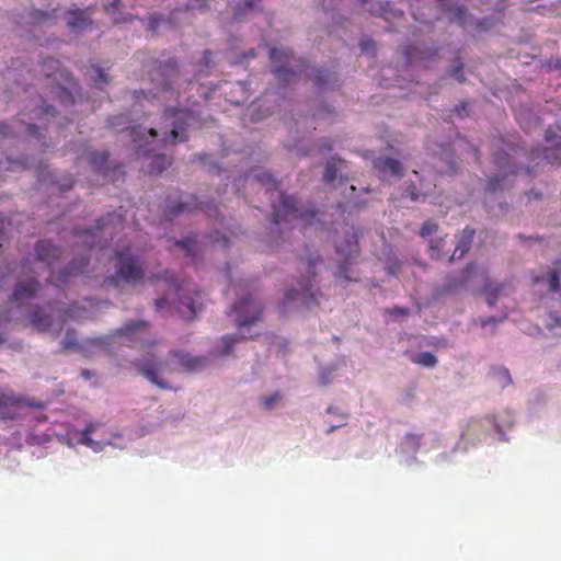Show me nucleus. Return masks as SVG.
I'll return each mask as SVG.
<instances>
[{
	"mask_svg": "<svg viewBox=\"0 0 561 561\" xmlns=\"http://www.w3.org/2000/svg\"><path fill=\"white\" fill-rule=\"evenodd\" d=\"M247 183L259 185L266 195H270L271 233L278 234L282 240L285 239L280 233L282 226L291 228L299 225L324 230L334 224V220H328L312 203L304 202L295 195L280 191L277 180L267 170L254 169L249 173L243 172L234 176L230 187L232 194H241Z\"/></svg>",
	"mask_w": 561,
	"mask_h": 561,
	"instance_id": "nucleus-1",
	"label": "nucleus"
},
{
	"mask_svg": "<svg viewBox=\"0 0 561 561\" xmlns=\"http://www.w3.org/2000/svg\"><path fill=\"white\" fill-rule=\"evenodd\" d=\"M547 146H538L527 150L522 146L500 148L493 153L496 174L491 176L485 186V193L492 194L503 190L510 175L531 176L536 169L546 163L559 165L561 163V123L549 126L545 131Z\"/></svg>",
	"mask_w": 561,
	"mask_h": 561,
	"instance_id": "nucleus-2",
	"label": "nucleus"
},
{
	"mask_svg": "<svg viewBox=\"0 0 561 561\" xmlns=\"http://www.w3.org/2000/svg\"><path fill=\"white\" fill-rule=\"evenodd\" d=\"M271 72L285 89L296 84L302 78L310 80L319 93L336 90L341 85L339 73L327 65L311 66L307 59L295 56L290 50L270 49Z\"/></svg>",
	"mask_w": 561,
	"mask_h": 561,
	"instance_id": "nucleus-3",
	"label": "nucleus"
},
{
	"mask_svg": "<svg viewBox=\"0 0 561 561\" xmlns=\"http://www.w3.org/2000/svg\"><path fill=\"white\" fill-rule=\"evenodd\" d=\"M55 117V107L38 96L33 101V107L26 106L15 118L0 122V137L3 140L33 142L42 150H46L50 146L46 137V123Z\"/></svg>",
	"mask_w": 561,
	"mask_h": 561,
	"instance_id": "nucleus-4",
	"label": "nucleus"
},
{
	"mask_svg": "<svg viewBox=\"0 0 561 561\" xmlns=\"http://www.w3.org/2000/svg\"><path fill=\"white\" fill-rule=\"evenodd\" d=\"M163 126L161 128V138L157 131L158 145L156 149L145 154L136 151L138 154H152L149 173L151 175H160L171 164L170 158L164 153H157L158 150L167 145H175L184 142L188 139V129L198 124L197 113L193 108L169 106L164 110Z\"/></svg>",
	"mask_w": 561,
	"mask_h": 561,
	"instance_id": "nucleus-5",
	"label": "nucleus"
},
{
	"mask_svg": "<svg viewBox=\"0 0 561 561\" xmlns=\"http://www.w3.org/2000/svg\"><path fill=\"white\" fill-rule=\"evenodd\" d=\"M234 314V324L239 333L221 336L211 347L210 355L215 358L231 354L234 345L243 340L260 335L256 324L262 318L263 306L252 294L240 296L230 307Z\"/></svg>",
	"mask_w": 561,
	"mask_h": 561,
	"instance_id": "nucleus-6",
	"label": "nucleus"
},
{
	"mask_svg": "<svg viewBox=\"0 0 561 561\" xmlns=\"http://www.w3.org/2000/svg\"><path fill=\"white\" fill-rule=\"evenodd\" d=\"M178 76L179 67L175 58L168 57L157 59L154 62L153 71L151 73L153 89L150 91H135L134 99L136 100L137 104L140 101V95L146 100L151 98L169 101L172 98H175L179 103L181 99L190 102L191 95H186V91L182 93L179 89Z\"/></svg>",
	"mask_w": 561,
	"mask_h": 561,
	"instance_id": "nucleus-7",
	"label": "nucleus"
},
{
	"mask_svg": "<svg viewBox=\"0 0 561 561\" xmlns=\"http://www.w3.org/2000/svg\"><path fill=\"white\" fill-rule=\"evenodd\" d=\"M300 260L306 265V272L298 280L297 287H290L285 291L284 309L294 304H300L307 308L319 305L321 293L316 279V266L322 263V256L318 251L306 247L300 254Z\"/></svg>",
	"mask_w": 561,
	"mask_h": 561,
	"instance_id": "nucleus-8",
	"label": "nucleus"
},
{
	"mask_svg": "<svg viewBox=\"0 0 561 561\" xmlns=\"http://www.w3.org/2000/svg\"><path fill=\"white\" fill-rule=\"evenodd\" d=\"M229 187L228 183L219 184L216 190V196L205 199H202L197 195L185 193H181L174 198L169 196L162 214L163 220L172 222L180 215L191 213L195 209H201L209 217L221 220L224 216L220 214L218 204L222 203L224 196L228 193Z\"/></svg>",
	"mask_w": 561,
	"mask_h": 561,
	"instance_id": "nucleus-9",
	"label": "nucleus"
},
{
	"mask_svg": "<svg viewBox=\"0 0 561 561\" xmlns=\"http://www.w3.org/2000/svg\"><path fill=\"white\" fill-rule=\"evenodd\" d=\"M26 270H28L27 262H22L21 272H18V266L10 263L0 267V289L13 288L10 302L16 307L34 299L42 287L35 273Z\"/></svg>",
	"mask_w": 561,
	"mask_h": 561,
	"instance_id": "nucleus-10",
	"label": "nucleus"
},
{
	"mask_svg": "<svg viewBox=\"0 0 561 561\" xmlns=\"http://www.w3.org/2000/svg\"><path fill=\"white\" fill-rule=\"evenodd\" d=\"M149 325V322L145 320H129L110 334L80 340L78 352L91 357L99 352L108 351L116 341L122 344L134 345L142 340V335L147 333Z\"/></svg>",
	"mask_w": 561,
	"mask_h": 561,
	"instance_id": "nucleus-11",
	"label": "nucleus"
},
{
	"mask_svg": "<svg viewBox=\"0 0 561 561\" xmlns=\"http://www.w3.org/2000/svg\"><path fill=\"white\" fill-rule=\"evenodd\" d=\"M164 279L170 285V293L167 296L156 299V307L161 310L168 306H175L185 320H193L202 309L199 295L193 289L180 284L179 278L171 272L164 273Z\"/></svg>",
	"mask_w": 561,
	"mask_h": 561,
	"instance_id": "nucleus-12",
	"label": "nucleus"
},
{
	"mask_svg": "<svg viewBox=\"0 0 561 561\" xmlns=\"http://www.w3.org/2000/svg\"><path fill=\"white\" fill-rule=\"evenodd\" d=\"M114 273L107 275L103 280L105 289L118 288L121 285H137L145 278L144 266L129 248L115 252Z\"/></svg>",
	"mask_w": 561,
	"mask_h": 561,
	"instance_id": "nucleus-13",
	"label": "nucleus"
},
{
	"mask_svg": "<svg viewBox=\"0 0 561 561\" xmlns=\"http://www.w3.org/2000/svg\"><path fill=\"white\" fill-rule=\"evenodd\" d=\"M336 259V270L334 277L341 283H356L358 278L354 276L353 265L356 264L359 255L358 229L354 226L348 227L341 240L334 243Z\"/></svg>",
	"mask_w": 561,
	"mask_h": 561,
	"instance_id": "nucleus-14",
	"label": "nucleus"
},
{
	"mask_svg": "<svg viewBox=\"0 0 561 561\" xmlns=\"http://www.w3.org/2000/svg\"><path fill=\"white\" fill-rule=\"evenodd\" d=\"M136 118L131 112L121 113L117 115L110 116L107 118V126L116 131L123 133L128 131L134 150L141 151L145 154L153 151L156 145H158L157 129L147 128L141 125H131Z\"/></svg>",
	"mask_w": 561,
	"mask_h": 561,
	"instance_id": "nucleus-15",
	"label": "nucleus"
},
{
	"mask_svg": "<svg viewBox=\"0 0 561 561\" xmlns=\"http://www.w3.org/2000/svg\"><path fill=\"white\" fill-rule=\"evenodd\" d=\"M88 162L92 171L102 179L104 183L118 185L124 181V165L117 161L110 160L107 151H91L88 153Z\"/></svg>",
	"mask_w": 561,
	"mask_h": 561,
	"instance_id": "nucleus-16",
	"label": "nucleus"
},
{
	"mask_svg": "<svg viewBox=\"0 0 561 561\" xmlns=\"http://www.w3.org/2000/svg\"><path fill=\"white\" fill-rule=\"evenodd\" d=\"M47 401H41L27 397H18L0 391V420H19L23 417L25 409L44 410L47 408Z\"/></svg>",
	"mask_w": 561,
	"mask_h": 561,
	"instance_id": "nucleus-17",
	"label": "nucleus"
},
{
	"mask_svg": "<svg viewBox=\"0 0 561 561\" xmlns=\"http://www.w3.org/2000/svg\"><path fill=\"white\" fill-rule=\"evenodd\" d=\"M471 277V267L467 266L458 274H449L442 284L434 287L431 299L433 301L440 300L447 295H459L467 290L468 283Z\"/></svg>",
	"mask_w": 561,
	"mask_h": 561,
	"instance_id": "nucleus-18",
	"label": "nucleus"
},
{
	"mask_svg": "<svg viewBox=\"0 0 561 561\" xmlns=\"http://www.w3.org/2000/svg\"><path fill=\"white\" fill-rule=\"evenodd\" d=\"M136 371L154 386H168L160 380L165 363L153 354H146L134 362Z\"/></svg>",
	"mask_w": 561,
	"mask_h": 561,
	"instance_id": "nucleus-19",
	"label": "nucleus"
},
{
	"mask_svg": "<svg viewBox=\"0 0 561 561\" xmlns=\"http://www.w3.org/2000/svg\"><path fill=\"white\" fill-rule=\"evenodd\" d=\"M90 255L88 253L76 254L70 262L62 267L54 277V284L57 287L66 286L71 277L83 275L90 264Z\"/></svg>",
	"mask_w": 561,
	"mask_h": 561,
	"instance_id": "nucleus-20",
	"label": "nucleus"
},
{
	"mask_svg": "<svg viewBox=\"0 0 561 561\" xmlns=\"http://www.w3.org/2000/svg\"><path fill=\"white\" fill-rule=\"evenodd\" d=\"M35 259L44 263L50 270V278L54 283L56 274L53 272L54 266L60 262L64 251L53 241L43 239L38 240L34 245Z\"/></svg>",
	"mask_w": 561,
	"mask_h": 561,
	"instance_id": "nucleus-21",
	"label": "nucleus"
},
{
	"mask_svg": "<svg viewBox=\"0 0 561 561\" xmlns=\"http://www.w3.org/2000/svg\"><path fill=\"white\" fill-rule=\"evenodd\" d=\"M115 220H118V217L115 214L108 213L98 218L95 225L85 230L87 240L90 239L88 241L90 248H101L107 242V237L112 236V231L107 232V229Z\"/></svg>",
	"mask_w": 561,
	"mask_h": 561,
	"instance_id": "nucleus-22",
	"label": "nucleus"
},
{
	"mask_svg": "<svg viewBox=\"0 0 561 561\" xmlns=\"http://www.w3.org/2000/svg\"><path fill=\"white\" fill-rule=\"evenodd\" d=\"M37 176L43 185L54 186L61 193L70 191L75 183L71 174L58 172L48 165H39Z\"/></svg>",
	"mask_w": 561,
	"mask_h": 561,
	"instance_id": "nucleus-23",
	"label": "nucleus"
},
{
	"mask_svg": "<svg viewBox=\"0 0 561 561\" xmlns=\"http://www.w3.org/2000/svg\"><path fill=\"white\" fill-rule=\"evenodd\" d=\"M436 55V48L420 42L410 44L403 49L404 62L412 68L421 67L423 62L433 60Z\"/></svg>",
	"mask_w": 561,
	"mask_h": 561,
	"instance_id": "nucleus-24",
	"label": "nucleus"
},
{
	"mask_svg": "<svg viewBox=\"0 0 561 561\" xmlns=\"http://www.w3.org/2000/svg\"><path fill=\"white\" fill-rule=\"evenodd\" d=\"M58 19L57 10L43 11L38 9H24L16 20L20 25H31L33 27L50 26L56 23Z\"/></svg>",
	"mask_w": 561,
	"mask_h": 561,
	"instance_id": "nucleus-25",
	"label": "nucleus"
},
{
	"mask_svg": "<svg viewBox=\"0 0 561 561\" xmlns=\"http://www.w3.org/2000/svg\"><path fill=\"white\" fill-rule=\"evenodd\" d=\"M67 26L72 33L80 34L92 27L90 9L71 8L65 12L64 16Z\"/></svg>",
	"mask_w": 561,
	"mask_h": 561,
	"instance_id": "nucleus-26",
	"label": "nucleus"
},
{
	"mask_svg": "<svg viewBox=\"0 0 561 561\" xmlns=\"http://www.w3.org/2000/svg\"><path fill=\"white\" fill-rule=\"evenodd\" d=\"M280 96H284V93H266L263 99L254 102L251 108V119L260 122L273 114L279 107L278 101Z\"/></svg>",
	"mask_w": 561,
	"mask_h": 561,
	"instance_id": "nucleus-27",
	"label": "nucleus"
},
{
	"mask_svg": "<svg viewBox=\"0 0 561 561\" xmlns=\"http://www.w3.org/2000/svg\"><path fill=\"white\" fill-rule=\"evenodd\" d=\"M434 154L444 164L438 169V172L448 174L457 173L459 164L455 157L454 148L449 142L438 145V150L435 151Z\"/></svg>",
	"mask_w": 561,
	"mask_h": 561,
	"instance_id": "nucleus-28",
	"label": "nucleus"
},
{
	"mask_svg": "<svg viewBox=\"0 0 561 561\" xmlns=\"http://www.w3.org/2000/svg\"><path fill=\"white\" fill-rule=\"evenodd\" d=\"M170 354L184 369L188 371H199L208 365V359L203 356H193L181 351H172Z\"/></svg>",
	"mask_w": 561,
	"mask_h": 561,
	"instance_id": "nucleus-29",
	"label": "nucleus"
},
{
	"mask_svg": "<svg viewBox=\"0 0 561 561\" xmlns=\"http://www.w3.org/2000/svg\"><path fill=\"white\" fill-rule=\"evenodd\" d=\"M364 3L368 4V10L371 14L383 18L385 20L390 19H400L403 15V12L399 9H396L388 1L380 0H362Z\"/></svg>",
	"mask_w": 561,
	"mask_h": 561,
	"instance_id": "nucleus-30",
	"label": "nucleus"
},
{
	"mask_svg": "<svg viewBox=\"0 0 561 561\" xmlns=\"http://www.w3.org/2000/svg\"><path fill=\"white\" fill-rule=\"evenodd\" d=\"M433 187L430 183H425L424 181H420V185L417 186L414 183H409L402 190L401 197L410 198L412 202H425L432 194Z\"/></svg>",
	"mask_w": 561,
	"mask_h": 561,
	"instance_id": "nucleus-31",
	"label": "nucleus"
},
{
	"mask_svg": "<svg viewBox=\"0 0 561 561\" xmlns=\"http://www.w3.org/2000/svg\"><path fill=\"white\" fill-rule=\"evenodd\" d=\"M375 168L383 175H389L394 179H401L403 173L402 163L391 157H378L374 161Z\"/></svg>",
	"mask_w": 561,
	"mask_h": 561,
	"instance_id": "nucleus-32",
	"label": "nucleus"
},
{
	"mask_svg": "<svg viewBox=\"0 0 561 561\" xmlns=\"http://www.w3.org/2000/svg\"><path fill=\"white\" fill-rule=\"evenodd\" d=\"M476 230L469 226L465 227L459 236H457V242L454 253L450 256V261L460 260L471 248Z\"/></svg>",
	"mask_w": 561,
	"mask_h": 561,
	"instance_id": "nucleus-33",
	"label": "nucleus"
},
{
	"mask_svg": "<svg viewBox=\"0 0 561 561\" xmlns=\"http://www.w3.org/2000/svg\"><path fill=\"white\" fill-rule=\"evenodd\" d=\"M103 9L112 18L113 23H127L131 21V14L124 11L122 0H104Z\"/></svg>",
	"mask_w": 561,
	"mask_h": 561,
	"instance_id": "nucleus-34",
	"label": "nucleus"
},
{
	"mask_svg": "<svg viewBox=\"0 0 561 561\" xmlns=\"http://www.w3.org/2000/svg\"><path fill=\"white\" fill-rule=\"evenodd\" d=\"M516 119L520 127L528 131L541 125L540 117L528 106H523L516 112Z\"/></svg>",
	"mask_w": 561,
	"mask_h": 561,
	"instance_id": "nucleus-35",
	"label": "nucleus"
},
{
	"mask_svg": "<svg viewBox=\"0 0 561 561\" xmlns=\"http://www.w3.org/2000/svg\"><path fill=\"white\" fill-rule=\"evenodd\" d=\"M367 205V199L362 197H356L354 199H350L346 204L339 202L335 207V214H331V220H334L333 226H329V229H336L335 225L339 222V218L344 215L347 208L352 209H363Z\"/></svg>",
	"mask_w": 561,
	"mask_h": 561,
	"instance_id": "nucleus-36",
	"label": "nucleus"
},
{
	"mask_svg": "<svg viewBox=\"0 0 561 561\" xmlns=\"http://www.w3.org/2000/svg\"><path fill=\"white\" fill-rule=\"evenodd\" d=\"M30 323L38 331H48L51 327V318L39 306L34 307L28 313Z\"/></svg>",
	"mask_w": 561,
	"mask_h": 561,
	"instance_id": "nucleus-37",
	"label": "nucleus"
},
{
	"mask_svg": "<svg viewBox=\"0 0 561 561\" xmlns=\"http://www.w3.org/2000/svg\"><path fill=\"white\" fill-rule=\"evenodd\" d=\"M42 72L45 77L51 78L54 82H59L58 77L64 78L66 83L70 82L68 75L60 71V62L54 57H47L42 65Z\"/></svg>",
	"mask_w": 561,
	"mask_h": 561,
	"instance_id": "nucleus-38",
	"label": "nucleus"
},
{
	"mask_svg": "<svg viewBox=\"0 0 561 561\" xmlns=\"http://www.w3.org/2000/svg\"><path fill=\"white\" fill-rule=\"evenodd\" d=\"M450 22L459 24L467 28L473 25V15H471L465 5H456L449 9Z\"/></svg>",
	"mask_w": 561,
	"mask_h": 561,
	"instance_id": "nucleus-39",
	"label": "nucleus"
},
{
	"mask_svg": "<svg viewBox=\"0 0 561 561\" xmlns=\"http://www.w3.org/2000/svg\"><path fill=\"white\" fill-rule=\"evenodd\" d=\"M344 163V160L337 157H331L327 163L323 173V181L327 184L333 183L337 179V173Z\"/></svg>",
	"mask_w": 561,
	"mask_h": 561,
	"instance_id": "nucleus-40",
	"label": "nucleus"
},
{
	"mask_svg": "<svg viewBox=\"0 0 561 561\" xmlns=\"http://www.w3.org/2000/svg\"><path fill=\"white\" fill-rule=\"evenodd\" d=\"M503 290V285L486 280L483 286V294L485 295L486 305L493 308Z\"/></svg>",
	"mask_w": 561,
	"mask_h": 561,
	"instance_id": "nucleus-41",
	"label": "nucleus"
},
{
	"mask_svg": "<svg viewBox=\"0 0 561 561\" xmlns=\"http://www.w3.org/2000/svg\"><path fill=\"white\" fill-rule=\"evenodd\" d=\"M257 2H259V0H241V1H239L236 4V7L233 8V18L237 21L242 20L249 13H251L252 11H254L259 8Z\"/></svg>",
	"mask_w": 561,
	"mask_h": 561,
	"instance_id": "nucleus-42",
	"label": "nucleus"
},
{
	"mask_svg": "<svg viewBox=\"0 0 561 561\" xmlns=\"http://www.w3.org/2000/svg\"><path fill=\"white\" fill-rule=\"evenodd\" d=\"M257 57V49L256 48H249L245 51H234L229 57L230 62L232 65L238 66H247L251 60L255 59Z\"/></svg>",
	"mask_w": 561,
	"mask_h": 561,
	"instance_id": "nucleus-43",
	"label": "nucleus"
},
{
	"mask_svg": "<svg viewBox=\"0 0 561 561\" xmlns=\"http://www.w3.org/2000/svg\"><path fill=\"white\" fill-rule=\"evenodd\" d=\"M55 94L64 107H70L75 104V96L69 87L57 82Z\"/></svg>",
	"mask_w": 561,
	"mask_h": 561,
	"instance_id": "nucleus-44",
	"label": "nucleus"
},
{
	"mask_svg": "<svg viewBox=\"0 0 561 561\" xmlns=\"http://www.w3.org/2000/svg\"><path fill=\"white\" fill-rule=\"evenodd\" d=\"M420 440H422V435L416 433L407 434L403 442H401V449L405 453H415L420 448Z\"/></svg>",
	"mask_w": 561,
	"mask_h": 561,
	"instance_id": "nucleus-45",
	"label": "nucleus"
},
{
	"mask_svg": "<svg viewBox=\"0 0 561 561\" xmlns=\"http://www.w3.org/2000/svg\"><path fill=\"white\" fill-rule=\"evenodd\" d=\"M490 374L492 382L500 383L502 386H507L512 383L511 374L508 369H506L505 367H493Z\"/></svg>",
	"mask_w": 561,
	"mask_h": 561,
	"instance_id": "nucleus-46",
	"label": "nucleus"
},
{
	"mask_svg": "<svg viewBox=\"0 0 561 561\" xmlns=\"http://www.w3.org/2000/svg\"><path fill=\"white\" fill-rule=\"evenodd\" d=\"M168 21L164 14L154 12L149 14L146 19V28L156 33L161 27V25L165 24Z\"/></svg>",
	"mask_w": 561,
	"mask_h": 561,
	"instance_id": "nucleus-47",
	"label": "nucleus"
},
{
	"mask_svg": "<svg viewBox=\"0 0 561 561\" xmlns=\"http://www.w3.org/2000/svg\"><path fill=\"white\" fill-rule=\"evenodd\" d=\"M96 427L98 423L87 424L85 428H83V432H81V438H79V443L85 445L87 447L93 448V450H96V442L90 438V435L94 433Z\"/></svg>",
	"mask_w": 561,
	"mask_h": 561,
	"instance_id": "nucleus-48",
	"label": "nucleus"
},
{
	"mask_svg": "<svg viewBox=\"0 0 561 561\" xmlns=\"http://www.w3.org/2000/svg\"><path fill=\"white\" fill-rule=\"evenodd\" d=\"M413 362L424 367H434L437 363V357L431 352L416 353Z\"/></svg>",
	"mask_w": 561,
	"mask_h": 561,
	"instance_id": "nucleus-49",
	"label": "nucleus"
},
{
	"mask_svg": "<svg viewBox=\"0 0 561 561\" xmlns=\"http://www.w3.org/2000/svg\"><path fill=\"white\" fill-rule=\"evenodd\" d=\"M206 5V0H179L176 11L201 10Z\"/></svg>",
	"mask_w": 561,
	"mask_h": 561,
	"instance_id": "nucleus-50",
	"label": "nucleus"
},
{
	"mask_svg": "<svg viewBox=\"0 0 561 561\" xmlns=\"http://www.w3.org/2000/svg\"><path fill=\"white\" fill-rule=\"evenodd\" d=\"M80 341L77 339V333L73 330H67L61 341L62 348L76 350L78 352Z\"/></svg>",
	"mask_w": 561,
	"mask_h": 561,
	"instance_id": "nucleus-51",
	"label": "nucleus"
},
{
	"mask_svg": "<svg viewBox=\"0 0 561 561\" xmlns=\"http://www.w3.org/2000/svg\"><path fill=\"white\" fill-rule=\"evenodd\" d=\"M547 283L551 291L558 293L560 290V273L557 268H553L548 273Z\"/></svg>",
	"mask_w": 561,
	"mask_h": 561,
	"instance_id": "nucleus-52",
	"label": "nucleus"
},
{
	"mask_svg": "<svg viewBox=\"0 0 561 561\" xmlns=\"http://www.w3.org/2000/svg\"><path fill=\"white\" fill-rule=\"evenodd\" d=\"M251 82L250 81H238L236 83V91L242 93L244 95L243 100H236L233 103L238 106L243 105L249 99Z\"/></svg>",
	"mask_w": 561,
	"mask_h": 561,
	"instance_id": "nucleus-53",
	"label": "nucleus"
},
{
	"mask_svg": "<svg viewBox=\"0 0 561 561\" xmlns=\"http://www.w3.org/2000/svg\"><path fill=\"white\" fill-rule=\"evenodd\" d=\"M175 244L178 247H180L181 249H183L187 255H191V256H195L196 254V243L193 239L191 238H183L181 240H178L175 242Z\"/></svg>",
	"mask_w": 561,
	"mask_h": 561,
	"instance_id": "nucleus-54",
	"label": "nucleus"
},
{
	"mask_svg": "<svg viewBox=\"0 0 561 561\" xmlns=\"http://www.w3.org/2000/svg\"><path fill=\"white\" fill-rule=\"evenodd\" d=\"M375 42L369 37H362L359 39V48L363 54L375 55Z\"/></svg>",
	"mask_w": 561,
	"mask_h": 561,
	"instance_id": "nucleus-55",
	"label": "nucleus"
},
{
	"mask_svg": "<svg viewBox=\"0 0 561 561\" xmlns=\"http://www.w3.org/2000/svg\"><path fill=\"white\" fill-rule=\"evenodd\" d=\"M10 163V170L11 171H18V170H24L27 169V159L25 156H21L18 159H13L11 157L7 158Z\"/></svg>",
	"mask_w": 561,
	"mask_h": 561,
	"instance_id": "nucleus-56",
	"label": "nucleus"
},
{
	"mask_svg": "<svg viewBox=\"0 0 561 561\" xmlns=\"http://www.w3.org/2000/svg\"><path fill=\"white\" fill-rule=\"evenodd\" d=\"M449 76L454 78L457 82L463 83L466 81V77L463 75V65L457 64L451 67L449 70Z\"/></svg>",
	"mask_w": 561,
	"mask_h": 561,
	"instance_id": "nucleus-57",
	"label": "nucleus"
},
{
	"mask_svg": "<svg viewBox=\"0 0 561 561\" xmlns=\"http://www.w3.org/2000/svg\"><path fill=\"white\" fill-rule=\"evenodd\" d=\"M93 71H94L93 81L96 85L108 82V76L103 68H101L100 66H95V67H93Z\"/></svg>",
	"mask_w": 561,
	"mask_h": 561,
	"instance_id": "nucleus-58",
	"label": "nucleus"
},
{
	"mask_svg": "<svg viewBox=\"0 0 561 561\" xmlns=\"http://www.w3.org/2000/svg\"><path fill=\"white\" fill-rule=\"evenodd\" d=\"M438 229V226L435 222L432 221H425L421 229H420V236L423 238L430 237L434 234Z\"/></svg>",
	"mask_w": 561,
	"mask_h": 561,
	"instance_id": "nucleus-59",
	"label": "nucleus"
},
{
	"mask_svg": "<svg viewBox=\"0 0 561 561\" xmlns=\"http://www.w3.org/2000/svg\"><path fill=\"white\" fill-rule=\"evenodd\" d=\"M440 249H442V240H431L430 243V250H431V256L439 260L440 259Z\"/></svg>",
	"mask_w": 561,
	"mask_h": 561,
	"instance_id": "nucleus-60",
	"label": "nucleus"
},
{
	"mask_svg": "<svg viewBox=\"0 0 561 561\" xmlns=\"http://www.w3.org/2000/svg\"><path fill=\"white\" fill-rule=\"evenodd\" d=\"M453 113L460 118L468 116V114H469L468 103L462 102V103L456 104L453 108Z\"/></svg>",
	"mask_w": 561,
	"mask_h": 561,
	"instance_id": "nucleus-61",
	"label": "nucleus"
},
{
	"mask_svg": "<svg viewBox=\"0 0 561 561\" xmlns=\"http://www.w3.org/2000/svg\"><path fill=\"white\" fill-rule=\"evenodd\" d=\"M209 170L215 171L218 176L222 178V180L230 179V175L228 174V172L226 170H224L217 162L209 163Z\"/></svg>",
	"mask_w": 561,
	"mask_h": 561,
	"instance_id": "nucleus-62",
	"label": "nucleus"
},
{
	"mask_svg": "<svg viewBox=\"0 0 561 561\" xmlns=\"http://www.w3.org/2000/svg\"><path fill=\"white\" fill-rule=\"evenodd\" d=\"M388 312H389V314L398 317V318H407L410 314V310L408 308L398 307V306L390 309Z\"/></svg>",
	"mask_w": 561,
	"mask_h": 561,
	"instance_id": "nucleus-63",
	"label": "nucleus"
},
{
	"mask_svg": "<svg viewBox=\"0 0 561 561\" xmlns=\"http://www.w3.org/2000/svg\"><path fill=\"white\" fill-rule=\"evenodd\" d=\"M489 25H490V20L486 19V18H483V19H474L473 18V25L476 27L477 31H485L489 28Z\"/></svg>",
	"mask_w": 561,
	"mask_h": 561,
	"instance_id": "nucleus-64",
	"label": "nucleus"
}]
</instances>
